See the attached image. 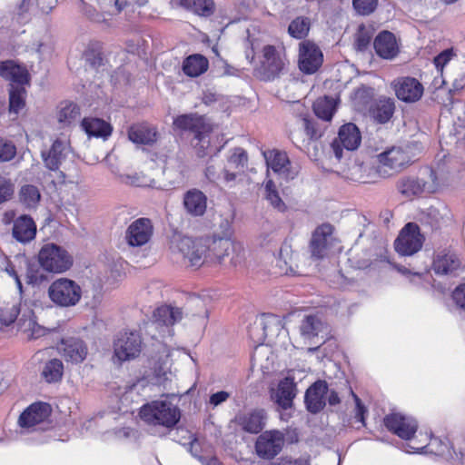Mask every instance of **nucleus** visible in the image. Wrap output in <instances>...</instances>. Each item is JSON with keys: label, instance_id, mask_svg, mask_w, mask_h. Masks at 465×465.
<instances>
[{"label": "nucleus", "instance_id": "nucleus-1", "mask_svg": "<svg viewBox=\"0 0 465 465\" xmlns=\"http://www.w3.org/2000/svg\"><path fill=\"white\" fill-rule=\"evenodd\" d=\"M446 180L447 173L442 167H424L417 176L401 179L398 190L406 197L435 193L445 185Z\"/></svg>", "mask_w": 465, "mask_h": 465}, {"label": "nucleus", "instance_id": "nucleus-2", "mask_svg": "<svg viewBox=\"0 0 465 465\" xmlns=\"http://www.w3.org/2000/svg\"><path fill=\"white\" fill-rule=\"evenodd\" d=\"M139 416L149 426L171 430L179 422L181 411L169 397H164L143 404Z\"/></svg>", "mask_w": 465, "mask_h": 465}, {"label": "nucleus", "instance_id": "nucleus-3", "mask_svg": "<svg viewBox=\"0 0 465 465\" xmlns=\"http://www.w3.org/2000/svg\"><path fill=\"white\" fill-rule=\"evenodd\" d=\"M172 250L187 267L199 269L210 262L207 239L182 237L173 242Z\"/></svg>", "mask_w": 465, "mask_h": 465}, {"label": "nucleus", "instance_id": "nucleus-4", "mask_svg": "<svg viewBox=\"0 0 465 465\" xmlns=\"http://www.w3.org/2000/svg\"><path fill=\"white\" fill-rule=\"evenodd\" d=\"M38 262L44 271L59 274L71 269L74 258L64 247L48 242L40 249Z\"/></svg>", "mask_w": 465, "mask_h": 465}, {"label": "nucleus", "instance_id": "nucleus-5", "mask_svg": "<svg viewBox=\"0 0 465 465\" xmlns=\"http://www.w3.org/2000/svg\"><path fill=\"white\" fill-rule=\"evenodd\" d=\"M48 297L50 301L58 307L67 308L75 306L82 298V288L75 281L61 277L48 287Z\"/></svg>", "mask_w": 465, "mask_h": 465}, {"label": "nucleus", "instance_id": "nucleus-6", "mask_svg": "<svg viewBox=\"0 0 465 465\" xmlns=\"http://www.w3.org/2000/svg\"><path fill=\"white\" fill-rule=\"evenodd\" d=\"M414 154L410 147H391L377 155V173L381 176L391 175L401 171L413 161Z\"/></svg>", "mask_w": 465, "mask_h": 465}, {"label": "nucleus", "instance_id": "nucleus-7", "mask_svg": "<svg viewBox=\"0 0 465 465\" xmlns=\"http://www.w3.org/2000/svg\"><path fill=\"white\" fill-rule=\"evenodd\" d=\"M334 236V227L330 223L319 225L312 232L310 242V252L312 258L321 260L327 257L338 245Z\"/></svg>", "mask_w": 465, "mask_h": 465}, {"label": "nucleus", "instance_id": "nucleus-8", "mask_svg": "<svg viewBox=\"0 0 465 465\" xmlns=\"http://www.w3.org/2000/svg\"><path fill=\"white\" fill-rule=\"evenodd\" d=\"M262 155L268 167V177L271 172L286 181L292 180L298 175L299 167L291 163L285 152L272 149L262 152Z\"/></svg>", "mask_w": 465, "mask_h": 465}, {"label": "nucleus", "instance_id": "nucleus-9", "mask_svg": "<svg viewBox=\"0 0 465 465\" xmlns=\"http://www.w3.org/2000/svg\"><path fill=\"white\" fill-rule=\"evenodd\" d=\"M141 351L142 339L137 331L120 332L114 342V355L119 361L135 359Z\"/></svg>", "mask_w": 465, "mask_h": 465}, {"label": "nucleus", "instance_id": "nucleus-10", "mask_svg": "<svg viewBox=\"0 0 465 465\" xmlns=\"http://www.w3.org/2000/svg\"><path fill=\"white\" fill-rule=\"evenodd\" d=\"M284 433L278 430H269L256 439L254 449L257 456L263 460H272L284 446Z\"/></svg>", "mask_w": 465, "mask_h": 465}, {"label": "nucleus", "instance_id": "nucleus-11", "mask_svg": "<svg viewBox=\"0 0 465 465\" xmlns=\"http://www.w3.org/2000/svg\"><path fill=\"white\" fill-rule=\"evenodd\" d=\"M386 428L409 443L416 444L418 439L415 433L418 430L417 420L411 416L401 413H392L384 419Z\"/></svg>", "mask_w": 465, "mask_h": 465}, {"label": "nucleus", "instance_id": "nucleus-12", "mask_svg": "<svg viewBox=\"0 0 465 465\" xmlns=\"http://www.w3.org/2000/svg\"><path fill=\"white\" fill-rule=\"evenodd\" d=\"M259 59L260 70L265 80H272L277 77L286 64L282 51L269 45L262 47Z\"/></svg>", "mask_w": 465, "mask_h": 465}, {"label": "nucleus", "instance_id": "nucleus-13", "mask_svg": "<svg viewBox=\"0 0 465 465\" xmlns=\"http://www.w3.org/2000/svg\"><path fill=\"white\" fill-rule=\"evenodd\" d=\"M391 85L396 97L407 104L418 102L424 93L422 84L411 76L398 77L391 82Z\"/></svg>", "mask_w": 465, "mask_h": 465}, {"label": "nucleus", "instance_id": "nucleus-14", "mask_svg": "<svg viewBox=\"0 0 465 465\" xmlns=\"http://www.w3.org/2000/svg\"><path fill=\"white\" fill-rule=\"evenodd\" d=\"M423 237L417 224L409 223L395 241V249L401 255H412L420 250Z\"/></svg>", "mask_w": 465, "mask_h": 465}, {"label": "nucleus", "instance_id": "nucleus-15", "mask_svg": "<svg viewBox=\"0 0 465 465\" xmlns=\"http://www.w3.org/2000/svg\"><path fill=\"white\" fill-rule=\"evenodd\" d=\"M182 319L179 308L161 306L154 310L150 328L158 331L159 335L164 337L173 334L171 326Z\"/></svg>", "mask_w": 465, "mask_h": 465}, {"label": "nucleus", "instance_id": "nucleus-16", "mask_svg": "<svg viewBox=\"0 0 465 465\" xmlns=\"http://www.w3.org/2000/svg\"><path fill=\"white\" fill-rule=\"evenodd\" d=\"M50 413L51 408L47 403H33L20 415L19 426L26 430L43 429Z\"/></svg>", "mask_w": 465, "mask_h": 465}, {"label": "nucleus", "instance_id": "nucleus-17", "mask_svg": "<svg viewBox=\"0 0 465 465\" xmlns=\"http://www.w3.org/2000/svg\"><path fill=\"white\" fill-rule=\"evenodd\" d=\"M323 55L320 48L312 42L303 41L299 45V68L311 74L322 65Z\"/></svg>", "mask_w": 465, "mask_h": 465}, {"label": "nucleus", "instance_id": "nucleus-18", "mask_svg": "<svg viewBox=\"0 0 465 465\" xmlns=\"http://www.w3.org/2000/svg\"><path fill=\"white\" fill-rule=\"evenodd\" d=\"M207 253L210 257L208 266L222 264L224 258L229 256L232 252H241L242 250L240 243H235L228 238L207 239Z\"/></svg>", "mask_w": 465, "mask_h": 465}, {"label": "nucleus", "instance_id": "nucleus-19", "mask_svg": "<svg viewBox=\"0 0 465 465\" xmlns=\"http://www.w3.org/2000/svg\"><path fill=\"white\" fill-rule=\"evenodd\" d=\"M70 152L71 149L67 140L56 139L48 149L42 151L41 155L47 169L57 171Z\"/></svg>", "mask_w": 465, "mask_h": 465}, {"label": "nucleus", "instance_id": "nucleus-20", "mask_svg": "<svg viewBox=\"0 0 465 465\" xmlns=\"http://www.w3.org/2000/svg\"><path fill=\"white\" fill-rule=\"evenodd\" d=\"M153 227L149 219L139 218L134 221L125 232V239L130 246H143L153 235Z\"/></svg>", "mask_w": 465, "mask_h": 465}, {"label": "nucleus", "instance_id": "nucleus-21", "mask_svg": "<svg viewBox=\"0 0 465 465\" xmlns=\"http://www.w3.org/2000/svg\"><path fill=\"white\" fill-rule=\"evenodd\" d=\"M59 353L66 361L80 363L84 361L88 354L85 342L76 337H66L62 339L57 346Z\"/></svg>", "mask_w": 465, "mask_h": 465}, {"label": "nucleus", "instance_id": "nucleus-22", "mask_svg": "<svg viewBox=\"0 0 465 465\" xmlns=\"http://www.w3.org/2000/svg\"><path fill=\"white\" fill-rule=\"evenodd\" d=\"M416 444L407 443L404 446V450L408 453H421L424 449L427 452L435 453L437 455H443L449 449L447 442L442 441L438 438H430L427 432H419L417 434Z\"/></svg>", "mask_w": 465, "mask_h": 465}, {"label": "nucleus", "instance_id": "nucleus-23", "mask_svg": "<svg viewBox=\"0 0 465 465\" xmlns=\"http://www.w3.org/2000/svg\"><path fill=\"white\" fill-rule=\"evenodd\" d=\"M248 161L247 153L242 148H235L223 165V183L232 186L237 175L243 170Z\"/></svg>", "mask_w": 465, "mask_h": 465}, {"label": "nucleus", "instance_id": "nucleus-24", "mask_svg": "<svg viewBox=\"0 0 465 465\" xmlns=\"http://www.w3.org/2000/svg\"><path fill=\"white\" fill-rule=\"evenodd\" d=\"M361 136L358 127L353 124H346L342 125L339 131L338 142L347 150H356L361 144ZM335 156L341 158V150L337 144V141L333 143Z\"/></svg>", "mask_w": 465, "mask_h": 465}, {"label": "nucleus", "instance_id": "nucleus-25", "mask_svg": "<svg viewBox=\"0 0 465 465\" xmlns=\"http://www.w3.org/2000/svg\"><path fill=\"white\" fill-rule=\"evenodd\" d=\"M266 412L264 410H254L249 412L238 413L234 422L244 431L258 433L265 426Z\"/></svg>", "mask_w": 465, "mask_h": 465}, {"label": "nucleus", "instance_id": "nucleus-26", "mask_svg": "<svg viewBox=\"0 0 465 465\" xmlns=\"http://www.w3.org/2000/svg\"><path fill=\"white\" fill-rule=\"evenodd\" d=\"M296 395V386L294 383L293 371L282 380L278 388L272 395L275 402L284 410H288L292 405V401Z\"/></svg>", "mask_w": 465, "mask_h": 465}, {"label": "nucleus", "instance_id": "nucleus-27", "mask_svg": "<svg viewBox=\"0 0 465 465\" xmlns=\"http://www.w3.org/2000/svg\"><path fill=\"white\" fill-rule=\"evenodd\" d=\"M207 124L203 116L196 114H182L173 120V127L181 131H192L195 134V139L204 142L202 130H205Z\"/></svg>", "mask_w": 465, "mask_h": 465}, {"label": "nucleus", "instance_id": "nucleus-28", "mask_svg": "<svg viewBox=\"0 0 465 465\" xmlns=\"http://www.w3.org/2000/svg\"><path fill=\"white\" fill-rule=\"evenodd\" d=\"M263 333L268 341L272 343L285 344L288 337V331L284 328L282 320L278 316L269 315L263 320Z\"/></svg>", "mask_w": 465, "mask_h": 465}, {"label": "nucleus", "instance_id": "nucleus-29", "mask_svg": "<svg viewBox=\"0 0 465 465\" xmlns=\"http://www.w3.org/2000/svg\"><path fill=\"white\" fill-rule=\"evenodd\" d=\"M19 330L28 340L38 339L46 334L47 330L40 325L34 312L30 309L23 311L18 320Z\"/></svg>", "mask_w": 465, "mask_h": 465}, {"label": "nucleus", "instance_id": "nucleus-30", "mask_svg": "<svg viewBox=\"0 0 465 465\" xmlns=\"http://www.w3.org/2000/svg\"><path fill=\"white\" fill-rule=\"evenodd\" d=\"M328 392L327 383L322 381L313 383L306 391L305 403L309 411L317 413L325 406Z\"/></svg>", "mask_w": 465, "mask_h": 465}, {"label": "nucleus", "instance_id": "nucleus-31", "mask_svg": "<svg viewBox=\"0 0 465 465\" xmlns=\"http://www.w3.org/2000/svg\"><path fill=\"white\" fill-rule=\"evenodd\" d=\"M460 265V260L451 250L442 249L436 252L432 268L437 274H448L456 271Z\"/></svg>", "mask_w": 465, "mask_h": 465}, {"label": "nucleus", "instance_id": "nucleus-32", "mask_svg": "<svg viewBox=\"0 0 465 465\" xmlns=\"http://www.w3.org/2000/svg\"><path fill=\"white\" fill-rule=\"evenodd\" d=\"M128 138L137 144H153L158 139L156 128L143 123L132 125L128 130Z\"/></svg>", "mask_w": 465, "mask_h": 465}, {"label": "nucleus", "instance_id": "nucleus-33", "mask_svg": "<svg viewBox=\"0 0 465 465\" xmlns=\"http://www.w3.org/2000/svg\"><path fill=\"white\" fill-rule=\"evenodd\" d=\"M374 48L377 54L385 59L394 58L399 52L394 35L388 31H383L376 36Z\"/></svg>", "mask_w": 465, "mask_h": 465}, {"label": "nucleus", "instance_id": "nucleus-34", "mask_svg": "<svg viewBox=\"0 0 465 465\" xmlns=\"http://www.w3.org/2000/svg\"><path fill=\"white\" fill-rule=\"evenodd\" d=\"M183 206L190 215L202 216L207 208V197L197 189L189 190L183 196Z\"/></svg>", "mask_w": 465, "mask_h": 465}, {"label": "nucleus", "instance_id": "nucleus-35", "mask_svg": "<svg viewBox=\"0 0 465 465\" xmlns=\"http://www.w3.org/2000/svg\"><path fill=\"white\" fill-rule=\"evenodd\" d=\"M0 76L10 81L12 84H18V86L28 82L27 70L10 60L0 63Z\"/></svg>", "mask_w": 465, "mask_h": 465}, {"label": "nucleus", "instance_id": "nucleus-36", "mask_svg": "<svg viewBox=\"0 0 465 465\" xmlns=\"http://www.w3.org/2000/svg\"><path fill=\"white\" fill-rule=\"evenodd\" d=\"M81 127L89 137L107 139L113 131L112 125L103 119L85 117L81 122Z\"/></svg>", "mask_w": 465, "mask_h": 465}, {"label": "nucleus", "instance_id": "nucleus-37", "mask_svg": "<svg viewBox=\"0 0 465 465\" xmlns=\"http://www.w3.org/2000/svg\"><path fill=\"white\" fill-rule=\"evenodd\" d=\"M36 225L27 215L18 217L13 226V236L21 242H27L35 237Z\"/></svg>", "mask_w": 465, "mask_h": 465}, {"label": "nucleus", "instance_id": "nucleus-38", "mask_svg": "<svg viewBox=\"0 0 465 465\" xmlns=\"http://www.w3.org/2000/svg\"><path fill=\"white\" fill-rule=\"evenodd\" d=\"M80 114V107L76 104L64 101L57 107L56 119L63 127H68L76 123Z\"/></svg>", "mask_w": 465, "mask_h": 465}, {"label": "nucleus", "instance_id": "nucleus-39", "mask_svg": "<svg viewBox=\"0 0 465 465\" xmlns=\"http://www.w3.org/2000/svg\"><path fill=\"white\" fill-rule=\"evenodd\" d=\"M377 170L373 171L371 167L361 163H351L346 171V178L357 183H371L375 181Z\"/></svg>", "mask_w": 465, "mask_h": 465}, {"label": "nucleus", "instance_id": "nucleus-40", "mask_svg": "<svg viewBox=\"0 0 465 465\" xmlns=\"http://www.w3.org/2000/svg\"><path fill=\"white\" fill-rule=\"evenodd\" d=\"M209 67L208 59L199 54H191L183 62V71L189 77H198Z\"/></svg>", "mask_w": 465, "mask_h": 465}, {"label": "nucleus", "instance_id": "nucleus-41", "mask_svg": "<svg viewBox=\"0 0 465 465\" xmlns=\"http://www.w3.org/2000/svg\"><path fill=\"white\" fill-rule=\"evenodd\" d=\"M395 103L391 98L379 99L371 109V115L380 124L387 123L393 115Z\"/></svg>", "mask_w": 465, "mask_h": 465}, {"label": "nucleus", "instance_id": "nucleus-42", "mask_svg": "<svg viewBox=\"0 0 465 465\" xmlns=\"http://www.w3.org/2000/svg\"><path fill=\"white\" fill-rule=\"evenodd\" d=\"M20 309L16 299L0 298V323L12 324L17 318Z\"/></svg>", "mask_w": 465, "mask_h": 465}, {"label": "nucleus", "instance_id": "nucleus-43", "mask_svg": "<svg viewBox=\"0 0 465 465\" xmlns=\"http://www.w3.org/2000/svg\"><path fill=\"white\" fill-rule=\"evenodd\" d=\"M336 109V100L332 97H320L313 104L315 114L324 120L331 121Z\"/></svg>", "mask_w": 465, "mask_h": 465}, {"label": "nucleus", "instance_id": "nucleus-44", "mask_svg": "<svg viewBox=\"0 0 465 465\" xmlns=\"http://www.w3.org/2000/svg\"><path fill=\"white\" fill-rule=\"evenodd\" d=\"M64 374V364L58 359L48 361L43 367L42 377L48 383L58 382Z\"/></svg>", "mask_w": 465, "mask_h": 465}, {"label": "nucleus", "instance_id": "nucleus-45", "mask_svg": "<svg viewBox=\"0 0 465 465\" xmlns=\"http://www.w3.org/2000/svg\"><path fill=\"white\" fill-rule=\"evenodd\" d=\"M322 320L316 315H307L300 326L301 335L305 340L316 337L322 331Z\"/></svg>", "mask_w": 465, "mask_h": 465}, {"label": "nucleus", "instance_id": "nucleus-46", "mask_svg": "<svg viewBox=\"0 0 465 465\" xmlns=\"http://www.w3.org/2000/svg\"><path fill=\"white\" fill-rule=\"evenodd\" d=\"M181 5L202 16H210L214 12L213 0H181Z\"/></svg>", "mask_w": 465, "mask_h": 465}, {"label": "nucleus", "instance_id": "nucleus-47", "mask_svg": "<svg viewBox=\"0 0 465 465\" xmlns=\"http://www.w3.org/2000/svg\"><path fill=\"white\" fill-rule=\"evenodd\" d=\"M19 199L27 208H35L41 199V194L36 186L26 184L22 186L19 193Z\"/></svg>", "mask_w": 465, "mask_h": 465}, {"label": "nucleus", "instance_id": "nucleus-48", "mask_svg": "<svg viewBox=\"0 0 465 465\" xmlns=\"http://www.w3.org/2000/svg\"><path fill=\"white\" fill-rule=\"evenodd\" d=\"M25 89L23 86H12L9 96V111L19 114L25 105Z\"/></svg>", "mask_w": 465, "mask_h": 465}, {"label": "nucleus", "instance_id": "nucleus-49", "mask_svg": "<svg viewBox=\"0 0 465 465\" xmlns=\"http://www.w3.org/2000/svg\"><path fill=\"white\" fill-rule=\"evenodd\" d=\"M266 199L270 202L272 206L280 212H284L286 209L285 203L280 198L274 182L269 178L265 183Z\"/></svg>", "mask_w": 465, "mask_h": 465}, {"label": "nucleus", "instance_id": "nucleus-50", "mask_svg": "<svg viewBox=\"0 0 465 465\" xmlns=\"http://www.w3.org/2000/svg\"><path fill=\"white\" fill-rule=\"evenodd\" d=\"M310 30V22L303 17H297L289 25V34L297 39L303 38Z\"/></svg>", "mask_w": 465, "mask_h": 465}, {"label": "nucleus", "instance_id": "nucleus-51", "mask_svg": "<svg viewBox=\"0 0 465 465\" xmlns=\"http://www.w3.org/2000/svg\"><path fill=\"white\" fill-rule=\"evenodd\" d=\"M126 3L125 0H98L101 11L110 16L117 15L126 5Z\"/></svg>", "mask_w": 465, "mask_h": 465}, {"label": "nucleus", "instance_id": "nucleus-52", "mask_svg": "<svg viewBox=\"0 0 465 465\" xmlns=\"http://www.w3.org/2000/svg\"><path fill=\"white\" fill-rule=\"evenodd\" d=\"M16 154V148L15 144L0 137V162H8L12 160Z\"/></svg>", "mask_w": 465, "mask_h": 465}, {"label": "nucleus", "instance_id": "nucleus-53", "mask_svg": "<svg viewBox=\"0 0 465 465\" xmlns=\"http://www.w3.org/2000/svg\"><path fill=\"white\" fill-rule=\"evenodd\" d=\"M371 39V32L366 29L363 25L359 27V30L355 35V48L358 51H363L370 45Z\"/></svg>", "mask_w": 465, "mask_h": 465}, {"label": "nucleus", "instance_id": "nucleus-54", "mask_svg": "<svg viewBox=\"0 0 465 465\" xmlns=\"http://www.w3.org/2000/svg\"><path fill=\"white\" fill-rule=\"evenodd\" d=\"M352 5L359 14L366 15L376 9L378 0H352Z\"/></svg>", "mask_w": 465, "mask_h": 465}, {"label": "nucleus", "instance_id": "nucleus-55", "mask_svg": "<svg viewBox=\"0 0 465 465\" xmlns=\"http://www.w3.org/2000/svg\"><path fill=\"white\" fill-rule=\"evenodd\" d=\"M14 193V183L12 181L0 174V203L9 200Z\"/></svg>", "mask_w": 465, "mask_h": 465}, {"label": "nucleus", "instance_id": "nucleus-56", "mask_svg": "<svg viewBox=\"0 0 465 465\" xmlns=\"http://www.w3.org/2000/svg\"><path fill=\"white\" fill-rule=\"evenodd\" d=\"M122 181L127 184L135 186H151L153 181L142 173L126 174L122 176Z\"/></svg>", "mask_w": 465, "mask_h": 465}, {"label": "nucleus", "instance_id": "nucleus-57", "mask_svg": "<svg viewBox=\"0 0 465 465\" xmlns=\"http://www.w3.org/2000/svg\"><path fill=\"white\" fill-rule=\"evenodd\" d=\"M397 271L401 272L402 275L406 276L409 281L414 284H422L424 281L429 278L428 272H412L408 268H405L403 266H397Z\"/></svg>", "mask_w": 465, "mask_h": 465}, {"label": "nucleus", "instance_id": "nucleus-58", "mask_svg": "<svg viewBox=\"0 0 465 465\" xmlns=\"http://www.w3.org/2000/svg\"><path fill=\"white\" fill-rule=\"evenodd\" d=\"M206 178L213 183L223 182V172L221 164L209 163L205 169Z\"/></svg>", "mask_w": 465, "mask_h": 465}, {"label": "nucleus", "instance_id": "nucleus-59", "mask_svg": "<svg viewBox=\"0 0 465 465\" xmlns=\"http://www.w3.org/2000/svg\"><path fill=\"white\" fill-rule=\"evenodd\" d=\"M210 127L207 125L205 130H202V135L204 136V142L200 141L199 139H196L198 142L195 143L194 147L197 150V154L199 157H204L207 155L210 152L208 151L210 147Z\"/></svg>", "mask_w": 465, "mask_h": 465}, {"label": "nucleus", "instance_id": "nucleus-60", "mask_svg": "<svg viewBox=\"0 0 465 465\" xmlns=\"http://www.w3.org/2000/svg\"><path fill=\"white\" fill-rule=\"evenodd\" d=\"M452 57V52L445 50L434 58V64L438 73H441L445 64H447Z\"/></svg>", "mask_w": 465, "mask_h": 465}, {"label": "nucleus", "instance_id": "nucleus-61", "mask_svg": "<svg viewBox=\"0 0 465 465\" xmlns=\"http://www.w3.org/2000/svg\"><path fill=\"white\" fill-rule=\"evenodd\" d=\"M351 395L355 402V419L357 420V421L364 425V414L367 411V410L365 406L362 404L361 399L353 391H351Z\"/></svg>", "mask_w": 465, "mask_h": 465}, {"label": "nucleus", "instance_id": "nucleus-62", "mask_svg": "<svg viewBox=\"0 0 465 465\" xmlns=\"http://www.w3.org/2000/svg\"><path fill=\"white\" fill-rule=\"evenodd\" d=\"M452 299L457 306L465 308V283L458 285L452 292Z\"/></svg>", "mask_w": 465, "mask_h": 465}, {"label": "nucleus", "instance_id": "nucleus-63", "mask_svg": "<svg viewBox=\"0 0 465 465\" xmlns=\"http://www.w3.org/2000/svg\"><path fill=\"white\" fill-rule=\"evenodd\" d=\"M230 398V393L224 391H218L210 396L209 403L213 407H217L225 402Z\"/></svg>", "mask_w": 465, "mask_h": 465}, {"label": "nucleus", "instance_id": "nucleus-64", "mask_svg": "<svg viewBox=\"0 0 465 465\" xmlns=\"http://www.w3.org/2000/svg\"><path fill=\"white\" fill-rule=\"evenodd\" d=\"M302 125L304 128L306 134L309 138H313L316 134L314 126L312 121L306 117L302 118Z\"/></svg>", "mask_w": 465, "mask_h": 465}]
</instances>
